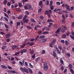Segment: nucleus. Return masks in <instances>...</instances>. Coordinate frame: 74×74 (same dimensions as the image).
Here are the masks:
<instances>
[{"mask_svg": "<svg viewBox=\"0 0 74 74\" xmlns=\"http://www.w3.org/2000/svg\"><path fill=\"white\" fill-rule=\"evenodd\" d=\"M20 70L23 72H24L27 73H28V70L26 68H23L20 67Z\"/></svg>", "mask_w": 74, "mask_h": 74, "instance_id": "1", "label": "nucleus"}, {"mask_svg": "<svg viewBox=\"0 0 74 74\" xmlns=\"http://www.w3.org/2000/svg\"><path fill=\"white\" fill-rule=\"evenodd\" d=\"M68 67H70L69 70H70V71H71V72L72 73V74H74V71H73V69H72L73 68L72 65L71 64H69V65L68 66Z\"/></svg>", "mask_w": 74, "mask_h": 74, "instance_id": "2", "label": "nucleus"}, {"mask_svg": "<svg viewBox=\"0 0 74 74\" xmlns=\"http://www.w3.org/2000/svg\"><path fill=\"white\" fill-rule=\"evenodd\" d=\"M65 8H66V11H70L71 10V9L69 8V6L66 4H65Z\"/></svg>", "mask_w": 74, "mask_h": 74, "instance_id": "3", "label": "nucleus"}, {"mask_svg": "<svg viewBox=\"0 0 74 74\" xmlns=\"http://www.w3.org/2000/svg\"><path fill=\"white\" fill-rule=\"evenodd\" d=\"M27 51V49H23L22 50H21L20 51V53H21V55H22L23 53H26Z\"/></svg>", "mask_w": 74, "mask_h": 74, "instance_id": "4", "label": "nucleus"}, {"mask_svg": "<svg viewBox=\"0 0 74 74\" xmlns=\"http://www.w3.org/2000/svg\"><path fill=\"white\" fill-rule=\"evenodd\" d=\"M24 23H27L28 22V19H23V21H22Z\"/></svg>", "mask_w": 74, "mask_h": 74, "instance_id": "5", "label": "nucleus"}, {"mask_svg": "<svg viewBox=\"0 0 74 74\" xmlns=\"http://www.w3.org/2000/svg\"><path fill=\"white\" fill-rule=\"evenodd\" d=\"M42 1H40L39 2V3L38 4V5L39 6H41V8H42V7H43V5H42Z\"/></svg>", "mask_w": 74, "mask_h": 74, "instance_id": "6", "label": "nucleus"}, {"mask_svg": "<svg viewBox=\"0 0 74 74\" xmlns=\"http://www.w3.org/2000/svg\"><path fill=\"white\" fill-rule=\"evenodd\" d=\"M11 35V33H9L7 34H5L6 37V38H9L10 37Z\"/></svg>", "mask_w": 74, "mask_h": 74, "instance_id": "7", "label": "nucleus"}, {"mask_svg": "<svg viewBox=\"0 0 74 74\" xmlns=\"http://www.w3.org/2000/svg\"><path fill=\"white\" fill-rule=\"evenodd\" d=\"M61 29V27H59L57 29V31H56L55 33L56 34H59V32L60 31V29Z\"/></svg>", "mask_w": 74, "mask_h": 74, "instance_id": "8", "label": "nucleus"}, {"mask_svg": "<svg viewBox=\"0 0 74 74\" xmlns=\"http://www.w3.org/2000/svg\"><path fill=\"white\" fill-rule=\"evenodd\" d=\"M8 67L5 66L4 65H1V68H2V69H7Z\"/></svg>", "mask_w": 74, "mask_h": 74, "instance_id": "9", "label": "nucleus"}, {"mask_svg": "<svg viewBox=\"0 0 74 74\" xmlns=\"http://www.w3.org/2000/svg\"><path fill=\"white\" fill-rule=\"evenodd\" d=\"M44 65V69L46 71L47 70V64L45 63L43 64Z\"/></svg>", "mask_w": 74, "mask_h": 74, "instance_id": "10", "label": "nucleus"}, {"mask_svg": "<svg viewBox=\"0 0 74 74\" xmlns=\"http://www.w3.org/2000/svg\"><path fill=\"white\" fill-rule=\"evenodd\" d=\"M53 56L55 57H57L56 53V52H55L54 51H53Z\"/></svg>", "mask_w": 74, "mask_h": 74, "instance_id": "11", "label": "nucleus"}, {"mask_svg": "<svg viewBox=\"0 0 74 74\" xmlns=\"http://www.w3.org/2000/svg\"><path fill=\"white\" fill-rule=\"evenodd\" d=\"M56 49L57 51V53L59 55H60V54L61 53V52H60V51H59V50L58 49L57 47H56Z\"/></svg>", "mask_w": 74, "mask_h": 74, "instance_id": "12", "label": "nucleus"}, {"mask_svg": "<svg viewBox=\"0 0 74 74\" xmlns=\"http://www.w3.org/2000/svg\"><path fill=\"white\" fill-rule=\"evenodd\" d=\"M7 3H8L7 1V0H4L3 1V4L5 5Z\"/></svg>", "mask_w": 74, "mask_h": 74, "instance_id": "13", "label": "nucleus"}, {"mask_svg": "<svg viewBox=\"0 0 74 74\" xmlns=\"http://www.w3.org/2000/svg\"><path fill=\"white\" fill-rule=\"evenodd\" d=\"M48 13L52 14V10H49L48 11L47 10V14H49Z\"/></svg>", "mask_w": 74, "mask_h": 74, "instance_id": "14", "label": "nucleus"}, {"mask_svg": "<svg viewBox=\"0 0 74 74\" xmlns=\"http://www.w3.org/2000/svg\"><path fill=\"white\" fill-rule=\"evenodd\" d=\"M60 30H61V32L62 33L65 32V30H66V29H64L63 28L60 29Z\"/></svg>", "mask_w": 74, "mask_h": 74, "instance_id": "15", "label": "nucleus"}, {"mask_svg": "<svg viewBox=\"0 0 74 74\" xmlns=\"http://www.w3.org/2000/svg\"><path fill=\"white\" fill-rule=\"evenodd\" d=\"M45 38V36L44 35H41L40 36V39H44Z\"/></svg>", "mask_w": 74, "mask_h": 74, "instance_id": "16", "label": "nucleus"}, {"mask_svg": "<svg viewBox=\"0 0 74 74\" xmlns=\"http://www.w3.org/2000/svg\"><path fill=\"white\" fill-rule=\"evenodd\" d=\"M56 39H55L52 40V44H55V43H56Z\"/></svg>", "mask_w": 74, "mask_h": 74, "instance_id": "17", "label": "nucleus"}, {"mask_svg": "<svg viewBox=\"0 0 74 74\" xmlns=\"http://www.w3.org/2000/svg\"><path fill=\"white\" fill-rule=\"evenodd\" d=\"M12 49L13 50L15 49V48L16 47H18V46H17L16 45H12Z\"/></svg>", "mask_w": 74, "mask_h": 74, "instance_id": "18", "label": "nucleus"}, {"mask_svg": "<svg viewBox=\"0 0 74 74\" xmlns=\"http://www.w3.org/2000/svg\"><path fill=\"white\" fill-rule=\"evenodd\" d=\"M31 22L34 23H36V21H35L34 19L32 18H31Z\"/></svg>", "mask_w": 74, "mask_h": 74, "instance_id": "19", "label": "nucleus"}, {"mask_svg": "<svg viewBox=\"0 0 74 74\" xmlns=\"http://www.w3.org/2000/svg\"><path fill=\"white\" fill-rule=\"evenodd\" d=\"M66 37V35L65 34H63L61 36V38H65Z\"/></svg>", "mask_w": 74, "mask_h": 74, "instance_id": "20", "label": "nucleus"}, {"mask_svg": "<svg viewBox=\"0 0 74 74\" xmlns=\"http://www.w3.org/2000/svg\"><path fill=\"white\" fill-rule=\"evenodd\" d=\"M60 61L61 64H64V62L61 58H60Z\"/></svg>", "mask_w": 74, "mask_h": 74, "instance_id": "21", "label": "nucleus"}, {"mask_svg": "<svg viewBox=\"0 0 74 74\" xmlns=\"http://www.w3.org/2000/svg\"><path fill=\"white\" fill-rule=\"evenodd\" d=\"M70 34H71V32H69L67 31V32H66V36H69Z\"/></svg>", "mask_w": 74, "mask_h": 74, "instance_id": "22", "label": "nucleus"}, {"mask_svg": "<svg viewBox=\"0 0 74 74\" xmlns=\"http://www.w3.org/2000/svg\"><path fill=\"white\" fill-rule=\"evenodd\" d=\"M66 55L69 57H70L71 56V54H70V53H66Z\"/></svg>", "mask_w": 74, "mask_h": 74, "instance_id": "23", "label": "nucleus"}, {"mask_svg": "<svg viewBox=\"0 0 74 74\" xmlns=\"http://www.w3.org/2000/svg\"><path fill=\"white\" fill-rule=\"evenodd\" d=\"M49 25H48V27H51L52 25H53L52 23H51V22H49Z\"/></svg>", "mask_w": 74, "mask_h": 74, "instance_id": "24", "label": "nucleus"}, {"mask_svg": "<svg viewBox=\"0 0 74 74\" xmlns=\"http://www.w3.org/2000/svg\"><path fill=\"white\" fill-rule=\"evenodd\" d=\"M18 6L20 7V8H21L23 7V5L21 4V3H18Z\"/></svg>", "mask_w": 74, "mask_h": 74, "instance_id": "25", "label": "nucleus"}, {"mask_svg": "<svg viewBox=\"0 0 74 74\" xmlns=\"http://www.w3.org/2000/svg\"><path fill=\"white\" fill-rule=\"evenodd\" d=\"M23 18V15H20V16H18V19H21Z\"/></svg>", "mask_w": 74, "mask_h": 74, "instance_id": "26", "label": "nucleus"}, {"mask_svg": "<svg viewBox=\"0 0 74 74\" xmlns=\"http://www.w3.org/2000/svg\"><path fill=\"white\" fill-rule=\"evenodd\" d=\"M29 8H31L27 7L26 6H24V9L25 10H27V9H29Z\"/></svg>", "mask_w": 74, "mask_h": 74, "instance_id": "27", "label": "nucleus"}, {"mask_svg": "<svg viewBox=\"0 0 74 74\" xmlns=\"http://www.w3.org/2000/svg\"><path fill=\"white\" fill-rule=\"evenodd\" d=\"M16 10L18 12H20L21 11V10L19 8H16Z\"/></svg>", "mask_w": 74, "mask_h": 74, "instance_id": "28", "label": "nucleus"}, {"mask_svg": "<svg viewBox=\"0 0 74 74\" xmlns=\"http://www.w3.org/2000/svg\"><path fill=\"white\" fill-rule=\"evenodd\" d=\"M64 43L66 45H68L69 44V43L68 42L67 40H65V42H64Z\"/></svg>", "mask_w": 74, "mask_h": 74, "instance_id": "29", "label": "nucleus"}, {"mask_svg": "<svg viewBox=\"0 0 74 74\" xmlns=\"http://www.w3.org/2000/svg\"><path fill=\"white\" fill-rule=\"evenodd\" d=\"M47 22H53V20H52L51 19H48V20H47Z\"/></svg>", "mask_w": 74, "mask_h": 74, "instance_id": "30", "label": "nucleus"}, {"mask_svg": "<svg viewBox=\"0 0 74 74\" xmlns=\"http://www.w3.org/2000/svg\"><path fill=\"white\" fill-rule=\"evenodd\" d=\"M40 60V58L39 57H38L36 58V59L35 60V61L36 62H38L39 61V60Z\"/></svg>", "mask_w": 74, "mask_h": 74, "instance_id": "31", "label": "nucleus"}, {"mask_svg": "<svg viewBox=\"0 0 74 74\" xmlns=\"http://www.w3.org/2000/svg\"><path fill=\"white\" fill-rule=\"evenodd\" d=\"M19 52H16L15 53V54H14V56H18V55H19Z\"/></svg>", "mask_w": 74, "mask_h": 74, "instance_id": "32", "label": "nucleus"}, {"mask_svg": "<svg viewBox=\"0 0 74 74\" xmlns=\"http://www.w3.org/2000/svg\"><path fill=\"white\" fill-rule=\"evenodd\" d=\"M21 25V22H18L16 23V26H19Z\"/></svg>", "mask_w": 74, "mask_h": 74, "instance_id": "33", "label": "nucleus"}, {"mask_svg": "<svg viewBox=\"0 0 74 74\" xmlns=\"http://www.w3.org/2000/svg\"><path fill=\"white\" fill-rule=\"evenodd\" d=\"M29 67L31 68H33L34 67L32 65H31V63H29Z\"/></svg>", "mask_w": 74, "mask_h": 74, "instance_id": "34", "label": "nucleus"}, {"mask_svg": "<svg viewBox=\"0 0 74 74\" xmlns=\"http://www.w3.org/2000/svg\"><path fill=\"white\" fill-rule=\"evenodd\" d=\"M25 13L27 15H29V13L27 11H25Z\"/></svg>", "mask_w": 74, "mask_h": 74, "instance_id": "35", "label": "nucleus"}, {"mask_svg": "<svg viewBox=\"0 0 74 74\" xmlns=\"http://www.w3.org/2000/svg\"><path fill=\"white\" fill-rule=\"evenodd\" d=\"M25 6H27V7H29L30 8H31V7H32V6H31V5L29 4H27V5H25Z\"/></svg>", "mask_w": 74, "mask_h": 74, "instance_id": "36", "label": "nucleus"}, {"mask_svg": "<svg viewBox=\"0 0 74 74\" xmlns=\"http://www.w3.org/2000/svg\"><path fill=\"white\" fill-rule=\"evenodd\" d=\"M63 28H64L63 29H65L66 30V31H68V28L64 26V27Z\"/></svg>", "mask_w": 74, "mask_h": 74, "instance_id": "37", "label": "nucleus"}, {"mask_svg": "<svg viewBox=\"0 0 74 74\" xmlns=\"http://www.w3.org/2000/svg\"><path fill=\"white\" fill-rule=\"evenodd\" d=\"M4 16H5L7 18H8V15L6 14V13H4Z\"/></svg>", "mask_w": 74, "mask_h": 74, "instance_id": "38", "label": "nucleus"}, {"mask_svg": "<svg viewBox=\"0 0 74 74\" xmlns=\"http://www.w3.org/2000/svg\"><path fill=\"white\" fill-rule=\"evenodd\" d=\"M53 45H54L53 44V43H50V44H49V46H50V47H51V48H52L53 47Z\"/></svg>", "mask_w": 74, "mask_h": 74, "instance_id": "39", "label": "nucleus"}, {"mask_svg": "<svg viewBox=\"0 0 74 74\" xmlns=\"http://www.w3.org/2000/svg\"><path fill=\"white\" fill-rule=\"evenodd\" d=\"M70 37L72 39V40H74V36L72 35H70Z\"/></svg>", "mask_w": 74, "mask_h": 74, "instance_id": "40", "label": "nucleus"}, {"mask_svg": "<svg viewBox=\"0 0 74 74\" xmlns=\"http://www.w3.org/2000/svg\"><path fill=\"white\" fill-rule=\"evenodd\" d=\"M4 20H5V21L7 22H8V19H7L6 17H4Z\"/></svg>", "mask_w": 74, "mask_h": 74, "instance_id": "41", "label": "nucleus"}, {"mask_svg": "<svg viewBox=\"0 0 74 74\" xmlns=\"http://www.w3.org/2000/svg\"><path fill=\"white\" fill-rule=\"evenodd\" d=\"M39 42L40 43H44L45 42V41H43V40H39Z\"/></svg>", "mask_w": 74, "mask_h": 74, "instance_id": "42", "label": "nucleus"}, {"mask_svg": "<svg viewBox=\"0 0 74 74\" xmlns=\"http://www.w3.org/2000/svg\"><path fill=\"white\" fill-rule=\"evenodd\" d=\"M11 73H16V72L15 71L11 70Z\"/></svg>", "mask_w": 74, "mask_h": 74, "instance_id": "43", "label": "nucleus"}, {"mask_svg": "<svg viewBox=\"0 0 74 74\" xmlns=\"http://www.w3.org/2000/svg\"><path fill=\"white\" fill-rule=\"evenodd\" d=\"M30 51V53H31V54L32 55L34 53V51L33 49H32L31 51Z\"/></svg>", "mask_w": 74, "mask_h": 74, "instance_id": "44", "label": "nucleus"}, {"mask_svg": "<svg viewBox=\"0 0 74 74\" xmlns=\"http://www.w3.org/2000/svg\"><path fill=\"white\" fill-rule=\"evenodd\" d=\"M45 50H43L42 51V52H41V54H45Z\"/></svg>", "mask_w": 74, "mask_h": 74, "instance_id": "45", "label": "nucleus"}, {"mask_svg": "<svg viewBox=\"0 0 74 74\" xmlns=\"http://www.w3.org/2000/svg\"><path fill=\"white\" fill-rule=\"evenodd\" d=\"M53 3V2L52 1H50V4H49V6H51L52 5V4Z\"/></svg>", "mask_w": 74, "mask_h": 74, "instance_id": "46", "label": "nucleus"}, {"mask_svg": "<svg viewBox=\"0 0 74 74\" xmlns=\"http://www.w3.org/2000/svg\"><path fill=\"white\" fill-rule=\"evenodd\" d=\"M37 40V39H35L34 38H32L30 40V41L32 42L34 41L35 40Z\"/></svg>", "mask_w": 74, "mask_h": 74, "instance_id": "47", "label": "nucleus"}, {"mask_svg": "<svg viewBox=\"0 0 74 74\" xmlns=\"http://www.w3.org/2000/svg\"><path fill=\"white\" fill-rule=\"evenodd\" d=\"M25 46V44L24 43V44L22 45L21 46V48H23Z\"/></svg>", "mask_w": 74, "mask_h": 74, "instance_id": "48", "label": "nucleus"}, {"mask_svg": "<svg viewBox=\"0 0 74 74\" xmlns=\"http://www.w3.org/2000/svg\"><path fill=\"white\" fill-rule=\"evenodd\" d=\"M42 10V9L41 8L39 9H38V13H40V12H41Z\"/></svg>", "mask_w": 74, "mask_h": 74, "instance_id": "49", "label": "nucleus"}, {"mask_svg": "<svg viewBox=\"0 0 74 74\" xmlns=\"http://www.w3.org/2000/svg\"><path fill=\"white\" fill-rule=\"evenodd\" d=\"M56 4L58 5H60V2L57 1L56 2Z\"/></svg>", "mask_w": 74, "mask_h": 74, "instance_id": "50", "label": "nucleus"}, {"mask_svg": "<svg viewBox=\"0 0 74 74\" xmlns=\"http://www.w3.org/2000/svg\"><path fill=\"white\" fill-rule=\"evenodd\" d=\"M47 14L49 18H50L51 17V14L50 13H47Z\"/></svg>", "mask_w": 74, "mask_h": 74, "instance_id": "51", "label": "nucleus"}, {"mask_svg": "<svg viewBox=\"0 0 74 74\" xmlns=\"http://www.w3.org/2000/svg\"><path fill=\"white\" fill-rule=\"evenodd\" d=\"M29 72L30 73L32 74V71L31 69H29V72H28V73H29Z\"/></svg>", "mask_w": 74, "mask_h": 74, "instance_id": "52", "label": "nucleus"}, {"mask_svg": "<svg viewBox=\"0 0 74 74\" xmlns=\"http://www.w3.org/2000/svg\"><path fill=\"white\" fill-rule=\"evenodd\" d=\"M43 18H44V17L42 15L40 16V19H41V20H42Z\"/></svg>", "mask_w": 74, "mask_h": 74, "instance_id": "53", "label": "nucleus"}, {"mask_svg": "<svg viewBox=\"0 0 74 74\" xmlns=\"http://www.w3.org/2000/svg\"><path fill=\"white\" fill-rule=\"evenodd\" d=\"M62 18L63 19H66L65 18H66V17L64 16V14L62 15Z\"/></svg>", "mask_w": 74, "mask_h": 74, "instance_id": "54", "label": "nucleus"}, {"mask_svg": "<svg viewBox=\"0 0 74 74\" xmlns=\"http://www.w3.org/2000/svg\"><path fill=\"white\" fill-rule=\"evenodd\" d=\"M4 26L5 27V28H9L8 26L5 24H4Z\"/></svg>", "mask_w": 74, "mask_h": 74, "instance_id": "55", "label": "nucleus"}, {"mask_svg": "<svg viewBox=\"0 0 74 74\" xmlns=\"http://www.w3.org/2000/svg\"><path fill=\"white\" fill-rule=\"evenodd\" d=\"M71 26L72 27V28H73L74 27V22H73L72 23V25H71Z\"/></svg>", "mask_w": 74, "mask_h": 74, "instance_id": "56", "label": "nucleus"}, {"mask_svg": "<svg viewBox=\"0 0 74 74\" xmlns=\"http://www.w3.org/2000/svg\"><path fill=\"white\" fill-rule=\"evenodd\" d=\"M58 11V10H57V8H56V9H55V10H53V11H54V12H57Z\"/></svg>", "mask_w": 74, "mask_h": 74, "instance_id": "57", "label": "nucleus"}, {"mask_svg": "<svg viewBox=\"0 0 74 74\" xmlns=\"http://www.w3.org/2000/svg\"><path fill=\"white\" fill-rule=\"evenodd\" d=\"M61 42L62 44H64L65 42L64 40H61Z\"/></svg>", "mask_w": 74, "mask_h": 74, "instance_id": "58", "label": "nucleus"}, {"mask_svg": "<svg viewBox=\"0 0 74 74\" xmlns=\"http://www.w3.org/2000/svg\"><path fill=\"white\" fill-rule=\"evenodd\" d=\"M34 44H35V43L34 42L30 44H29V46H32Z\"/></svg>", "mask_w": 74, "mask_h": 74, "instance_id": "59", "label": "nucleus"}, {"mask_svg": "<svg viewBox=\"0 0 74 74\" xmlns=\"http://www.w3.org/2000/svg\"><path fill=\"white\" fill-rule=\"evenodd\" d=\"M7 68H8V69L11 70L12 69V67L10 66L9 65H8L7 66Z\"/></svg>", "mask_w": 74, "mask_h": 74, "instance_id": "60", "label": "nucleus"}, {"mask_svg": "<svg viewBox=\"0 0 74 74\" xmlns=\"http://www.w3.org/2000/svg\"><path fill=\"white\" fill-rule=\"evenodd\" d=\"M19 64H20L21 66H23V63H22V62H21V61H19Z\"/></svg>", "mask_w": 74, "mask_h": 74, "instance_id": "61", "label": "nucleus"}, {"mask_svg": "<svg viewBox=\"0 0 74 74\" xmlns=\"http://www.w3.org/2000/svg\"><path fill=\"white\" fill-rule=\"evenodd\" d=\"M42 32V31L41 30H40L38 31V34H41Z\"/></svg>", "mask_w": 74, "mask_h": 74, "instance_id": "62", "label": "nucleus"}, {"mask_svg": "<svg viewBox=\"0 0 74 74\" xmlns=\"http://www.w3.org/2000/svg\"><path fill=\"white\" fill-rule=\"evenodd\" d=\"M11 5V3H10V2H8L7 3V6H10V5Z\"/></svg>", "mask_w": 74, "mask_h": 74, "instance_id": "63", "label": "nucleus"}, {"mask_svg": "<svg viewBox=\"0 0 74 74\" xmlns=\"http://www.w3.org/2000/svg\"><path fill=\"white\" fill-rule=\"evenodd\" d=\"M5 46H2V49H5Z\"/></svg>", "mask_w": 74, "mask_h": 74, "instance_id": "64", "label": "nucleus"}]
</instances>
